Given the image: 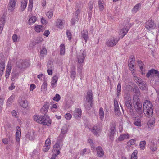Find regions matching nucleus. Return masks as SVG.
Here are the masks:
<instances>
[{
    "label": "nucleus",
    "mask_w": 159,
    "mask_h": 159,
    "mask_svg": "<svg viewBox=\"0 0 159 159\" xmlns=\"http://www.w3.org/2000/svg\"><path fill=\"white\" fill-rule=\"evenodd\" d=\"M124 103V106L126 111L131 115L134 116V110L133 108L131 98L129 94L125 95Z\"/></svg>",
    "instance_id": "1"
},
{
    "label": "nucleus",
    "mask_w": 159,
    "mask_h": 159,
    "mask_svg": "<svg viewBox=\"0 0 159 159\" xmlns=\"http://www.w3.org/2000/svg\"><path fill=\"white\" fill-rule=\"evenodd\" d=\"M34 119L35 121L48 126H49L52 123V120L49 116L47 115L41 116H34Z\"/></svg>",
    "instance_id": "2"
},
{
    "label": "nucleus",
    "mask_w": 159,
    "mask_h": 159,
    "mask_svg": "<svg viewBox=\"0 0 159 159\" xmlns=\"http://www.w3.org/2000/svg\"><path fill=\"white\" fill-rule=\"evenodd\" d=\"M154 107L151 102L148 100L145 101L143 106V112L148 117L151 116L153 114Z\"/></svg>",
    "instance_id": "3"
},
{
    "label": "nucleus",
    "mask_w": 159,
    "mask_h": 159,
    "mask_svg": "<svg viewBox=\"0 0 159 159\" xmlns=\"http://www.w3.org/2000/svg\"><path fill=\"white\" fill-rule=\"evenodd\" d=\"M86 100L84 101V105L87 110H89L92 108L94 101L93 93L92 91L87 93Z\"/></svg>",
    "instance_id": "4"
},
{
    "label": "nucleus",
    "mask_w": 159,
    "mask_h": 159,
    "mask_svg": "<svg viewBox=\"0 0 159 159\" xmlns=\"http://www.w3.org/2000/svg\"><path fill=\"white\" fill-rule=\"evenodd\" d=\"M63 141L61 139H57L56 143L54 145L52 151L56 153L55 156L60 154V150L62 148L63 145Z\"/></svg>",
    "instance_id": "5"
},
{
    "label": "nucleus",
    "mask_w": 159,
    "mask_h": 159,
    "mask_svg": "<svg viewBox=\"0 0 159 159\" xmlns=\"http://www.w3.org/2000/svg\"><path fill=\"white\" fill-rule=\"evenodd\" d=\"M120 39V37H111L106 40V44L109 47H113L117 44Z\"/></svg>",
    "instance_id": "6"
},
{
    "label": "nucleus",
    "mask_w": 159,
    "mask_h": 159,
    "mask_svg": "<svg viewBox=\"0 0 159 159\" xmlns=\"http://www.w3.org/2000/svg\"><path fill=\"white\" fill-rule=\"evenodd\" d=\"M134 109L136 113L138 115L141 116L143 114V108L141 102L139 100L136 102L135 104L134 105Z\"/></svg>",
    "instance_id": "7"
},
{
    "label": "nucleus",
    "mask_w": 159,
    "mask_h": 159,
    "mask_svg": "<svg viewBox=\"0 0 159 159\" xmlns=\"http://www.w3.org/2000/svg\"><path fill=\"white\" fill-rule=\"evenodd\" d=\"M17 0H9L7 5L8 10L10 12H12L16 8Z\"/></svg>",
    "instance_id": "8"
},
{
    "label": "nucleus",
    "mask_w": 159,
    "mask_h": 159,
    "mask_svg": "<svg viewBox=\"0 0 159 159\" xmlns=\"http://www.w3.org/2000/svg\"><path fill=\"white\" fill-rule=\"evenodd\" d=\"M86 56V53L84 51H80V52L78 54L77 56L78 62L81 65V64L84 62Z\"/></svg>",
    "instance_id": "9"
},
{
    "label": "nucleus",
    "mask_w": 159,
    "mask_h": 159,
    "mask_svg": "<svg viewBox=\"0 0 159 159\" xmlns=\"http://www.w3.org/2000/svg\"><path fill=\"white\" fill-rule=\"evenodd\" d=\"M145 28L149 30H153L156 27V25L151 20H149L145 23Z\"/></svg>",
    "instance_id": "10"
},
{
    "label": "nucleus",
    "mask_w": 159,
    "mask_h": 159,
    "mask_svg": "<svg viewBox=\"0 0 159 159\" xmlns=\"http://www.w3.org/2000/svg\"><path fill=\"white\" fill-rule=\"evenodd\" d=\"M116 125L113 123H111L110 126L109 133L110 134V139L111 140L114 139L113 136L115 134Z\"/></svg>",
    "instance_id": "11"
},
{
    "label": "nucleus",
    "mask_w": 159,
    "mask_h": 159,
    "mask_svg": "<svg viewBox=\"0 0 159 159\" xmlns=\"http://www.w3.org/2000/svg\"><path fill=\"white\" fill-rule=\"evenodd\" d=\"M67 132L68 129L67 126L66 125H65L62 127L60 133L57 139L63 140Z\"/></svg>",
    "instance_id": "12"
},
{
    "label": "nucleus",
    "mask_w": 159,
    "mask_h": 159,
    "mask_svg": "<svg viewBox=\"0 0 159 159\" xmlns=\"http://www.w3.org/2000/svg\"><path fill=\"white\" fill-rule=\"evenodd\" d=\"M16 131L15 135L16 142V144L17 146H19L20 145L19 142L21 137V129L19 126H18L16 127Z\"/></svg>",
    "instance_id": "13"
},
{
    "label": "nucleus",
    "mask_w": 159,
    "mask_h": 159,
    "mask_svg": "<svg viewBox=\"0 0 159 159\" xmlns=\"http://www.w3.org/2000/svg\"><path fill=\"white\" fill-rule=\"evenodd\" d=\"M159 72L157 70L152 69L149 70L146 74V77L149 78L150 77L158 76L159 75Z\"/></svg>",
    "instance_id": "14"
},
{
    "label": "nucleus",
    "mask_w": 159,
    "mask_h": 159,
    "mask_svg": "<svg viewBox=\"0 0 159 159\" xmlns=\"http://www.w3.org/2000/svg\"><path fill=\"white\" fill-rule=\"evenodd\" d=\"M19 73L16 70H13L11 73V78L12 82H15L18 79Z\"/></svg>",
    "instance_id": "15"
},
{
    "label": "nucleus",
    "mask_w": 159,
    "mask_h": 159,
    "mask_svg": "<svg viewBox=\"0 0 159 159\" xmlns=\"http://www.w3.org/2000/svg\"><path fill=\"white\" fill-rule=\"evenodd\" d=\"M82 110L81 109L76 108L74 111L73 116L74 118L77 119H80L81 118Z\"/></svg>",
    "instance_id": "16"
},
{
    "label": "nucleus",
    "mask_w": 159,
    "mask_h": 159,
    "mask_svg": "<svg viewBox=\"0 0 159 159\" xmlns=\"http://www.w3.org/2000/svg\"><path fill=\"white\" fill-rule=\"evenodd\" d=\"M5 15L4 14L2 15L0 19V34L2 32V31L5 23Z\"/></svg>",
    "instance_id": "17"
},
{
    "label": "nucleus",
    "mask_w": 159,
    "mask_h": 159,
    "mask_svg": "<svg viewBox=\"0 0 159 159\" xmlns=\"http://www.w3.org/2000/svg\"><path fill=\"white\" fill-rule=\"evenodd\" d=\"M19 68L21 69L25 68L29 66L30 63L28 61L22 60L20 61Z\"/></svg>",
    "instance_id": "18"
},
{
    "label": "nucleus",
    "mask_w": 159,
    "mask_h": 159,
    "mask_svg": "<svg viewBox=\"0 0 159 159\" xmlns=\"http://www.w3.org/2000/svg\"><path fill=\"white\" fill-rule=\"evenodd\" d=\"M155 123V119L154 118H151L147 123L148 127V129L150 130L152 129L154 126Z\"/></svg>",
    "instance_id": "19"
},
{
    "label": "nucleus",
    "mask_w": 159,
    "mask_h": 159,
    "mask_svg": "<svg viewBox=\"0 0 159 159\" xmlns=\"http://www.w3.org/2000/svg\"><path fill=\"white\" fill-rule=\"evenodd\" d=\"M133 117V119L134 120V124L137 126L140 127L141 126V119L137 116L136 117V115L134 113V116L132 115Z\"/></svg>",
    "instance_id": "20"
},
{
    "label": "nucleus",
    "mask_w": 159,
    "mask_h": 159,
    "mask_svg": "<svg viewBox=\"0 0 159 159\" xmlns=\"http://www.w3.org/2000/svg\"><path fill=\"white\" fill-rule=\"evenodd\" d=\"M129 137V135L128 134V133L122 134L120 136L118 139L116 140V141L117 142L121 141L124 140L125 139H128Z\"/></svg>",
    "instance_id": "21"
},
{
    "label": "nucleus",
    "mask_w": 159,
    "mask_h": 159,
    "mask_svg": "<svg viewBox=\"0 0 159 159\" xmlns=\"http://www.w3.org/2000/svg\"><path fill=\"white\" fill-rule=\"evenodd\" d=\"M97 154L98 157H102L104 155V151L101 147L99 146L97 147L96 148Z\"/></svg>",
    "instance_id": "22"
},
{
    "label": "nucleus",
    "mask_w": 159,
    "mask_h": 159,
    "mask_svg": "<svg viewBox=\"0 0 159 159\" xmlns=\"http://www.w3.org/2000/svg\"><path fill=\"white\" fill-rule=\"evenodd\" d=\"M58 80V77L57 75H56L53 76L51 82V87L52 88H54L57 86Z\"/></svg>",
    "instance_id": "23"
},
{
    "label": "nucleus",
    "mask_w": 159,
    "mask_h": 159,
    "mask_svg": "<svg viewBox=\"0 0 159 159\" xmlns=\"http://www.w3.org/2000/svg\"><path fill=\"white\" fill-rule=\"evenodd\" d=\"M70 77L74 80L76 76V68L75 66H73L71 68V71L70 72Z\"/></svg>",
    "instance_id": "24"
},
{
    "label": "nucleus",
    "mask_w": 159,
    "mask_h": 159,
    "mask_svg": "<svg viewBox=\"0 0 159 159\" xmlns=\"http://www.w3.org/2000/svg\"><path fill=\"white\" fill-rule=\"evenodd\" d=\"M141 5L140 3L136 4L131 10V12L133 14H135L139 11L141 8Z\"/></svg>",
    "instance_id": "25"
},
{
    "label": "nucleus",
    "mask_w": 159,
    "mask_h": 159,
    "mask_svg": "<svg viewBox=\"0 0 159 159\" xmlns=\"http://www.w3.org/2000/svg\"><path fill=\"white\" fill-rule=\"evenodd\" d=\"M28 0L21 1L20 11L23 12L25 9L27 4Z\"/></svg>",
    "instance_id": "26"
},
{
    "label": "nucleus",
    "mask_w": 159,
    "mask_h": 159,
    "mask_svg": "<svg viewBox=\"0 0 159 159\" xmlns=\"http://www.w3.org/2000/svg\"><path fill=\"white\" fill-rule=\"evenodd\" d=\"M63 24L64 23L62 22V20L60 19H57L56 21V26L60 29H62L64 27Z\"/></svg>",
    "instance_id": "27"
},
{
    "label": "nucleus",
    "mask_w": 159,
    "mask_h": 159,
    "mask_svg": "<svg viewBox=\"0 0 159 159\" xmlns=\"http://www.w3.org/2000/svg\"><path fill=\"white\" fill-rule=\"evenodd\" d=\"M12 69V66L11 65H8L7 66L6 69L5 77L6 79L9 78Z\"/></svg>",
    "instance_id": "28"
},
{
    "label": "nucleus",
    "mask_w": 159,
    "mask_h": 159,
    "mask_svg": "<svg viewBox=\"0 0 159 159\" xmlns=\"http://www.w3.org/2000/svg\"><path fill=\"white\" fill-rule=\"evenodd\" d=\"M18 102L20 106L24 108H26L28 106V102L26 100L21 99V100H19Z\"/></svg>",
    "instance_id": "29"
},
{
    "label": "nucleus",
    "mask_w": 159,
    "mask_h": 159,
    "mask_svg": "<svg viewBox=\"0 0 159 159\" xmlns=\"http://www.w3.org/2000/svg\"><path fill=\"white\" fill-rule=\"evenodd\" d=\"M129 29L126 28H123L121 30L120 33V39H122L128 33Z\"/></svg>",
    "instance_id": "30"
},
{
    "label": "nucleus",
    "mask_w": 159,
    "mask_h": 159,
    "mask_svg": "<svg viewBox=\"0 0 159 159\" xmlns=\"http://www.w3.org/2000/svg\"><path fill=\"white\" fill-rule=\"evenodd\" d=\"M49 108L48 103L44 104L43 106L40 109V111L42 113L45 114L48 111V109Z\"/></svg>",
    "instance_id": "31"
},
{
    "label": "nucleus",
    "mask_w": 159,
    "mask_h": 159,
    "mask_svg": "<svg viewBox=\"0 0 159 159\" xmlns=\"http://www.w3.org/2000/svg\"><path fill=\"white\" fill-rule=\"evenodd\" d=\"M5 63L3 61H1L0 63V76L2 77L3 74V71L5 70Z\"/></svg>",
    "instance_id": "32"
},
{
    "label": "nucleus",
    "mask_w": 159,
    "mask_h": 159,
    "mask_svg": "<svg viewBox=\"0 0 159 159\" xmlns=\"http://www.w3.org/2000/svg\"><path fill=\"white\" fill-rule=\"evenodd\" d=\"M34 30L37 32L39 33L45 30V28L43 26L37 25L35 26Z\"/></svg>",
    "instance_id": "33"
},
{
    "label": "nucleus",
    "mask_w": 159,
    "mask_h": 159,
    "mask_svg": "<svg viewBox=\"0 0 159 159\" xmlns=\"http://www.w3.org/2000/svg\"><path fill=\"white\" fill-rule=\"evenodd\" d=\"M150 148L151 150L154 152L157 149V145L155 143L154 141H152L149 144Z\"/></svg>",
    "instance_id": "34"
},
{
    "label": "nucleus",
    "mask_w": 159,
    "mask_h": 159,
    "mask_svg": "<svg viewBox=\"0 0 159 159\" xmlns=\"http://www.w3.org/2000/svg\"><path fill=\"white\" fill-rule=\"evenodd\" d=\"M47 54V50L44 48H43L40 52V58L41 59H43L44 57Z\"/></svg>",
    "instance_id": "35"
},
{
    "label": "nucleus",
    "mask_w": 159,
    "mask_h": 159,
    "mask_svg": "<svg viewBox=\"0 0 159 159\" xmlns=\"http://www.w3.org/2000/svg\"><path fill=\"white\" fill-rule=\"evenodd\" d=\"M88 32L87 30H84L82 32V37L85 40V42L86 43L88 39Z\"/></svg>",
    "instance_id": "36"
},
{
    "label": "nucleus",
    "mask_w": 159,
    "mask_h": 159,
    "mask_svg": "<svg viewBox=\"0 0 159 159\" xmlns=\"http://www.w3.org/2000/svg\"><path fill=\"white\" fill-rule=\"evenodd\" d=\"M14 98L12 96L10 97L7 100L6 105L7 107H10L14 102Z\"/></svg>",
    "instance_id": "37"
},
{
    "label": "nucleus",
    "mask_w": 159,
    "mask_h": 159,
    "mask_svg": "<svg viewBox=\"0 0 159 159\" xmlns=\"http://www.w3.org/2000/svg\"><path fill=\"white\" fill-rule=\"evenodd\" d=\"M114 110L115 111L117 112L118 113L120 111L119 110V109H120L119 107V105H118L117 101H116V99H114Z\"/></svg>",
    "instance_id": "38"
},
{
    "label": "nucleus",
    "mask_w": 159,
    "mask_h": 159,
    "mask_svg": "<svg viewBox=\"0 0 159 159\" xmlns=\"http://www.w3.org/2000/svg\"><path fill=\"white\" fill-rule=\"evenodd\" d=\"M121 83L120 82H119L117 87V93L116 95L118 97H119L121 94Z\"/></svg>",
    "instance_id": "39"
},
{
    "label": "nucleus",
    "mask_w": 159,
    "mask_h": 159,
    "mask_svg": "<svg viewBox=\"0 0 159 159\" xmlns=\"http://www.w3.org/2000/svg\"><path fill=\"white\" fill-rule=\"evenodd\" d=\"M53 11L52 9H50L46 13V16L48 18L51 19L53 15Z\"/></svg>",
    "instance_id": "40"
},
{
    "label": "nucleus",
    "mask_w": 159,
    "mask_h": 159,
    "mask_svg": "<svg viewBox=\"0 0 159 159\" xmlns=\"http://www.w3.org/2000/svg\"><path fill=\"white\" fill-rule=\"evenodd\" d=\"M99 130V129L97 126H94L91 129L92 132L96 136L98 135V132Z\"/></svg>",
    "instance_id": "41"
},
{
    "label": "nucleus",
    "mask_w": 159,
    "mask_h": 159,
    "mask_svg": "<svg viewBox=\"0 0 159 159\" xmlns=\"http://www.w3.org/2000/svg\"><path fill=\"white\" fill-rule=\"evenodd\" d=\"M37 20V18L35 16H32L29 19L28 23L29 25H31L35 23Z\"/></svg>",
    "instance_id": "42"
},
{
    "label": "nucleus",
    "mask_w": 159,
    "mask_h": 159,
    "mask_svg": "<svg viewBox=\"0 0 159 159\" xmlns=\"http://www.w3.org/2000/svg\"><path fill=\"white\" fill-rule=\"evenodd\" d=\"M99 114L101 120H102L104 117V112L102 108L100 107L99 108Z\"/></svg>",
    "instance_id": "43"
},
{
    "label": "nucleus",
    "mask_w": 159,
    "mask_h": 159,
    "mask_svg": "<svg viewBox=\"0 0 159 159\" xmlns=\"http://www.w3.org/2000/svg\"><path fill=\"white\" fill-rule=\"evenodd\" d=\"M33 0H29V4L28 7V11L31 12L33 7Z\"/></svg>",
    "instance_id": "44"
},
{
    "label": "nucleus",
    "mask_w": 159,
    "mask_h": 159,
    "mask_svg": "<svg viewBox=\"0 0 159 159\" xmlns=\"http://www.w3.org/2000/svg\"><path fill=\"white\" fill-rule=\"evenodd\" d=\"M102 0H98V7L100 11H102L104 8Z\"/></svg>",
    "instance_id": "45"
},
{
    "label": "nucleus",
    "mask_w": 159,
    "mask_h": 159,
    "mask_svg": "<svg viewBox=\"0 0 159 159\" xmlns=\"http://www.w3.org/2000/svg\"><path fill=\"white\" fill-rule=\"evenodd\" d=\"M136 142V140L134 139H131L127 142L126 146L128 147H130L132 145H134Z\"/></svg>",
    "instance_id": "46"
},
{
    "label": "nucleus",
    "mask_w": 159,
    "mask_h": 159,
    "mask_svg": "<svg viewBox=\"0 0 159 159\" xmlns=\"http://www.w3.org/2000/svg\"><path fill=\"white\" fill-rule=\"evenodd\" d=\"M65 51V48L64 44H61L60 45V54L62 55H64Z\"/></svg>",
    "instance_id": "47"
},
{
    "label": "nucleus",
    "mask_w": 159,
    "mask_h": 159,
    "mask_svg": "<svg viewBox=\"0 0 159 159\" xmlns=\"http://www.w3.org/2000/svg\"><path fill=\"white\" fill-rule=\"evenodd\" d=\"M138 151L135 150L132 153L131 159H137Z\"/></svg>",
    "instance_id": "48"
},
{
    "label": "nucleus",
    "mask_w": 159,
    "mask_h": 159,
    "mask_svg": "<svg viewBox=\"0 0 159 159\" xmlns=\"http://www.w3.org/2000/svg\"><path fill=\"white\" fill-rule=\"evenodd\" d=\"M66 33L67 37L68 38V39L69 41H70L72 38V34L71 33L70 31L68 29H67L66 31Z\"/></svg>",
    "instance_id": "49"
},
{
    "label": "nucleus",
    "mask_w": 159,
    "mask_h": 159,
    "mask_svg": "<svg viewBox=\"0 0 159 159\" xmlns=\"http://www.w3.org/2000/svg\"><path fill=\"white\" fill-rule=\"evenodd\" d=\"M146 142L145 141H140L139 144V146L140 148L141 149L143 150L144 149L146 145Z\"/></svg>",
    "instance_id": "50"
},
{
    "label": "nucleus",
    "mask_w": 159,
    "mask_h": 159,
    "mask_svg": "<svg viewBox=\"0 0 159 159\" xmlns=\"http://www.w3.org/2000/svg\"><path fill=\"white\" fill-rule=\"evenodd\" d=\"M47 82L46 81H45L43 83L42 86H41V90L43 91H45L47 90Z\"/></svg>",
    "instance_id": "51"
},
{
    "label": "nucleus",
    "mask_w": 159,
    "mask_h": 159,
    "mask_svg": "<svg viewBox=\"0 0 159 159\" xmlns=\"http://www.w3.org/2000/svg\"><path fill=\"white\" fill-rule=\"evenodd\" d=\"M12 39L13 42H16L19 40V37L16 34H14L12 36Z\"/></svg>",
    "instance_id": "52"
},
{
    "label": "nucleus",
    "mask_w": 159,
    "mask_h": 159,
    "mask_svg": "<svg viewBox=\"0 0 159 159\" xmlns=\"http://www.w3.org/2000/svg\"><path fill=\"white\" fill-rule=\"evenodd\" d=\"M61 99V97L60 95L58 94H57L53 98V100L56 101L57 102L59 101Z\"/></svg>",
    "instance_id": "53"
},
{
    "label": "nucleus",
    "mask_w": 159,
    "mask_h": 159,
    "mask_svg": "<svg viewBox=\"0 0 159 159\" xmlns=\"http://www.w3.org/2000/svg\"><path fill=\"white\" fill-rule=\"evenodd\" d=\"M129 64L134 65L135 64V57L134 56H131V59Z\"/></svg>",
    "instance_id": "54"
},
{
    "label": "nucleus",
    "mask_w": 159,
    "mask_h": 159,
    "mask_svg": "<svg viewBox=\"0 0 159 159\" xmlns=\"http://www.w3.org/2000/svg\"><path fill=\"white\" fill-rule=\"evenodd\" d=\"M51 144V140L50 139L48 138L45 141V145L46 146L50 147Z\"/></svg>",
    "instance_id": "55"
},
{
    "label": "nucleus",
    "mask_w": 159,
    "mask_h": 159,
    "mask_svg": "<svg viewBox=\"0 0 159 159\" xmlns=\"http://www.w3.org/2000/svg\"><path fill=\"white\" fill-rule=\"evenodd\" d=\"M80 13V10L79 9H78L75 13V16L76 19H78L79 17H80L79 14Z\"/></svg>",
    "instance_id": "56"
},
{
    "label": "nucleus",
    "mask_w": 159,
    "mask_h": 159,
    "mask_svg": "<svg viewBox=\"0 0 159 159\" xmlns=\"http://www.w3.org/2000/svg\"><path fill=\"white\" fill-rule=\"evenodd\" d=\"M137 62L138 63L139 66L141 70L142 71L143 69V64L141 60H138L137 61Z\"/></svg>",
    "instance_id": "57"
},
{
    "label": "nucleus",
    "mask_w": 159,
    "mask_h": 159,
    "mask_svg": "<svg viewBox=\"0 0 159 159\" xmlns=\"http://www.w3.org/2000/svg\"><path fill=\"white\" fill-rule=\"evenodd\" d=\"M134 65L128 64V66L129 68V69L131 71L132 74L134 73Z\"/></svg>",
    "instance_id": "58"
},
{
    "label": "nucleus",
    "mask_w": 159,
    "mask_h": 159,
    "mask_svg": "<svg viewBox=\"0 0 159 159\" xmlns=\"http://www.w3.org/2000/svg\"><path fill=\"white\" fill-rule=\"evenodd\" d=\"M6 134L8 138L10 139L12 136L11 131L10 130H7L6 131Z\"/></svg>",
    "instance_id": "59"
},
{
    "label": "nucleus",
    "mask_w": 159,
    "mask_h": 159,
    "mask_svg": "<svg viewBox=\"0 0 159 159\" xmlns=\"http://www.w3.org/2000/svg\"><path fill=\"white\" fill-rule=\"evenodd\" d=\"M72 117L70 113H66L65 115V117L67 120H70Z\"/></svg>",
    "instance_id": "60"
},
{
    "label": "nucleus",
    "mask_w": 159,
    "mask_h": 159,
    "mask_svg": "<svg viewBox=\"0 0 159 159\" xmlns=\"http://www.w3.org/2000/svg\"><path fill=\"white\" fill-rule=\"evenodd\" d=\"M4 99L2 98H0V109L1 110L2 108V105L3 104Z\"/></svg>",
    "instance_id": "61"
},
{
    "label": "nucleus",
    "mask_w": 159,
    "mask_h": 159,
    "mask_svg": "<svg viewBox=\"0 0 159 159\" xmlns=\"http://www.w3.org/2000/svg\"><path fill=\"white\" fill-rule=\"evenodd\" d=\"M14 83H12L11 85L9 87L8 89L10 90H12L15 89V86H14Z\"/></svg>",
    "instance_id": "62"
},
{
    "label": "nucleus",
    "mask_w": 159,
    "mask_h": 159,
    "mask_svg": "<svg viewBox=\"0 0 159 159\" xmlns=\"http://www.w3.org/2000/svg\"><path fill=\"white\" fill-rule=\"evenodd\" d=\"M87 151V149L86 148H84V149H82L80 151V154L82 156H83L85 153Z\"/></svg>",
    "instance_id": "63"
},
{
    "label": "nucleus",
    "mask_w": 159,
    "mask_h": 159,
    "mask_svg": "<svg viewBox=\"0 0 159 159\" xmlns=\"http://www.w3.org/2000/svg\"><path fill=\"white\" fill-rule=\"evenodd\" d=\"M78 19H76V18H72L71 20V23L72 25H74L76 21L78 20Z\"/></svg>",
    "instance_id": "64"
}]
</instances>
